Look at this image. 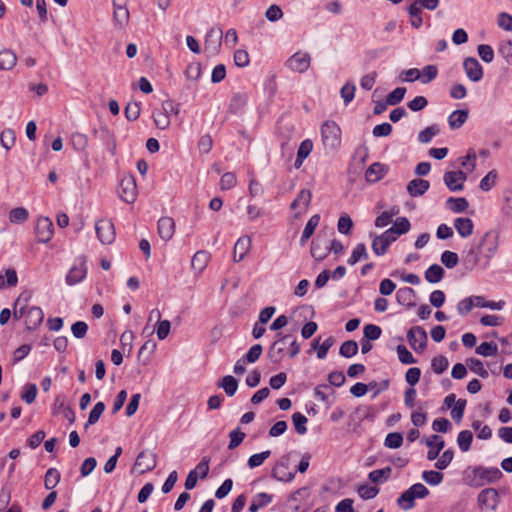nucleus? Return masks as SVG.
Instances as JSON below:
<instances>
[{
    "label": "nucleus",
    "instance_id": "obj_1",
    "mask_svg": "<svg viewBox=\"0 0 512 512\" xmlns=\"http://www.w3.org/2000/svg\"><path fill=\"white\" fill-rule=\"evenodd\" d=\"M321 139L326 150L336 151L341 145V129L333 120L325 121L321 126Z\"/></svg>",
    "mask_w": 512,
    "mask_h": 512
},
{
    "label": "nucleus",
    "instance_id": "obj_2",
    "mask_svg": "<svg viewBox=\"0 0 512 512\" xmlns=\"http://www.w3.org/2000/svg\"><path fill=\"white\" fill-rule=\"evenodd\" d=\"M370 237H372V250L377 256L386 254L389 246L398 238L390 229L380 235L370 233Z\"/></svg>",
    "mask_w": 512,
    "mask_h": 512
},
{
    "label": "nucleus",
    "instance_id": "obj_3",
    "mask_svg": "<svg viewBox=\"0 0 512 512\" xmlns=\"http://www.w3.org/2000/svg\"><path fill=\"white\" fill-rule=\"evenodd\" d=\"M473 475L476 485H484L486 483H494L499 481L503 474L497 467L476 466L473 469Z\"/></svg>",
    "mask_w": 512,
    "mask_h": 512
},
{
    "label": "nucleus",
    "instance_id": "obj_4",
    "mask_svg": "<svg viewBox=\"0 0 512 512\" xmlns=\"http://www.w3.org/2000/svg\"><path fill=\"white\" fill-rule=\"evenodd\" d=\"M407 340L414 351L421 353L427 347V332L422 326H413L407 331Z\"/></svg>",
    "mask_w": 512,
    "mask_h": 512
},
{
    "label": "nucleus",
    "instance_id": "obj_5",
    "mask_svg": "<svg viewBox=\"0 0 512 512\" xmlns=\"http://www.w3.org/2000/svg\"><path fill=\"white\" fill-rule=\"evenodd\" d=\"M277 339L270 345L267 356L270 361L274 364L280 363L284 358V350L285 344L288 343L290 339H292V335L290 334H282L281 332L277 333Z\"/></svg>",
    "mask_w": 512,
    "mask_h": 512
},
{
    "label": "nucleus",
    "instance_id": "obj_6",
    "mask_svg": "<svg viewBox=\"0 0 512 512\" xmlns=\"http://www.w3.org/2000/svg\"><path fill=\"white\" fill-rule=\"evenodd\" d=\"M95 230L99 241L108 245L114 242L116 232L114 224L109 219L98 220L95 224Z\"/></svg>",
    "mask_w": 512,
    "mask_h": 512
},
{
    "label": "nucleus",
    "instance_id": "obj_7",
    "mask_svg": "<svg viewBox=\"0 0 512 512\" xmlns=\"http://www.w3.org/2000/svg\"><path fill=\"white\" fill-rule=\"evenodd\" d=\"M466 180L467 174L462 170L447 171L443 176V181L451 192L462 191Z\"/></svg>",
    "mask_w": 512,
    "mask_h": 512
},
{
    "label": "nucleus",
    "instance_id": "obj_8",
    "mask_svg": "<svg viewBox=\"0 0 512 512\" xmlns=\"http://www.w3.org/2000/svg\"><path fill=\"white\" fill-rule=\"evenodd\" d=\"M35 234L38 242L48 243L54 234L53 222L48 217H39L35 226Z\"/></svg>",
    "mask_w": 512,
    "mask_h": 512
},
{
    "label": "nucleus",
    "instance_id": "obj_9",
    "mask_svg": "<svg viewBox=\"0 0 512 512\" xmlns=\"http://www.w3.org/2000/svg\"><path fill=\"white\" fill-rule=\"evenodd\" d=\"M482 255L490 260L497 252L498 240L497 235L493 231H487L478 241Z\"/></svg>",
    "mask_w": 512,
    "mask_h": 512
},
{
    "label": "nucleus",
    "instance_id": "obj_10",
    "mask_svg": "<svg viewBox=\"0 0 512 512\" xmlns=\"http://www.w3.org/2000/svg\"><path fill=\"white\" fill-rule=\"evenodd\" d=\"M311 57L307 52H296L286 61V66L292 71L303 73L310 67Z\"/></svg>",
    "mask_w": 512,
    "mask_h": 512
},
{
    "label": "nucleus",
    "instance_id": "obj_11",
    "mask_svg": "<svg viewBox=\"0 0 512 512\" xmlns=\"http://www.w3.org/2000/svg\"><path fill=\"white\" fill-rule=\"evenodd\" d=\"M118 193L123 201L133 203L137 197V186L134 177L123 178L120 182Z\"/></svg>",
    "mask_w": 512,
    "mask_h": 512
},
{
    "label": "nucleus",
    "instance_id": "obj_12",
    "mask_svg": "<svg viewBox=\"0 0 512 512\" xmlns=\"http://www.w3.org/2000/svg\"><path fill=\"white\" fill-rule=\"evenodd\" d=\"M481 256L483 255L479 242L473 241L464 250L463 262L467 268L473 269L479 264Z\"/></svg>",
    "mask_w": 512,
    "mask_h": 512
},
{
    "label": "nucleus",
    "instance_id": "obj_13",
    "mask_svg": "<svg viewBox=\"0 0 512 512\" xmlns=\"http://www.w3.org/2000/svg\"><path fill=\"white\" fill-rule=\"evenodd\" d=\"M312 200V193L308 189H302L297 194L296 198L292 201L290 208L292 210L300 209L296 214L295 218H300L301 214L305 212Z\"/></svg>",
    "mask_w": 512,
    "mask_h": 512
},
{
    "label": "nucleus",
    "instance_id": "obj_14",
    "mask_svg": "<svg viewBox=\"0 0 512 512\" xmlns=\"http://www.w3.org/2000/svg\"><path fill=\"white\" fill-rule=\"evenodd\" d=\"M467 77L473 82H479L483 77V68L474 57H467L463 62Z\"/></svg>",
    "mask_w": 512,
    "mask_h": 512
},
{
    "label": "nucleus",
    "instance_id": "obj_15",
    "mask_svg": "<svg viewBox=\"0 0 512 512\" xmlns=\"http://www.w3.org/2000/svg\"><path fill=\"white\" fill-rule=\"evenodd\" d=\"M499 501L498 491L494 488H486L478 495V503L481 508L494 510Z\"/></svg>",
    "mask_w": 512,
    "mask_h": 512
},
{
    "label": "nucleus",
    "instance_id": "obj_16",
    "mask_svg": "<svg viewBox=\"0 0 512 512\" xmlns=\"http://www.w3.org/2000/svg\"><path fill=\"white\" fill-rule=\"evenodd\" d=\"M389 167L380 162L371 164L365 172V179L368 183H376L380 181L388 173Z\"/></svg>",
    "mask_w": 512,
    "mask_h": 512
},
{
    "label": "nucleus",
    "instance_id": "obj_17",
    "mask_svg": "<svg viewBox=\"0 0 512 512\" xmlns=\"http://www.w3.org/2000/svg\"><path fill=\"white\" fill-rule=\"evenodd\" d=\"M310 252H311V256L317 262L323 261L329 254L328 241L325 239H321L319 236H317L311 242Z\"/></svg>",
    "mask_w": 512,
    "mask_h": 512
},
{
    "label": "nucleus",
    "instance_id": "obj_18",
    "mask_svg": "<svg viewBox=\"0 0 512 512\" xmlns=\"http://www.w3.org/2000/svg\"><path fill=\"white\" fill-rule=\"evenodd\" d=\"M157 465V456L147 450L141 451L135 461V466L143 467L141 473L152 471Z\"/></svg>",
    "mask_w": 512,
    "mask_h": 512
},
{
    "label": "nucleus",
    "instance_id": "obj_19",
    "mask_svg": "<svg viewBox=\"0 0 512 512\" xmlns=\"http://www.w3.org/2000/svg\"><path fill=\"white\" fill-rule=\"evenodd\" d=\"M44 320V313L40 307L32 306L27 310V317L25 319V324L27 330H35L37 329Z\"/></svg>",
    "mask_w": 512,
    "mask_h": 512
},
{
    "label": "nucleus",
    "instance_id": "obj_20",
    "mask_svg": "<svg viewBox=\"0 0 512 512\" xmlns=\"http://www.w3.org/2000/svg\"><path fill=\"white\" fill-rule=\"evenodd\" d=\"M175 232V222L171 217H161L158 220V234L164 241L170 240Z\"/></svg>",
    "mask_w": 512,
    "mask_h": 512
},
{
    "label": "nucleus",
    "instance_id": "obj_21",
    "mask_svg": "<svg viewBox=\"0 0 512 512\" xmlns=\"http://www.w3.org/2000/svg\"><path fill=\"white\" fill-rule=\"evenodd\" d=\"M416 292L411 287H403L398 289L396 292V301L398 304L407 308H412L416 305L415 303Z\"/></svg>",
    "mask_w": 512,
    "mask_h": 512
},
{
    "label": "nucleus",
    "instance_id": "obj_22",
    "mask_svg": "<svg viewBox=\"0 0 512 512\" xmlns=\"http://www.w3.org/2000/svg\"><path fill=\"white\" fill-rule=\"evenodd\" d=\"M426 445L430 448L427 452V459L433 461L439 456V453L444 448L445 441L441 436L435 434L427 439Z\"/></svg>",
    "mask_w": 512,
    "mask_h": 512
},
{
    "label": "nucleus",
    "instance_id": "obj_23",
    "mask_svg": "<svg viewBox=\"0 0 512 512\" xmlns=\"http://www.w3.org/2000/svg\"><path fill=\"white\" fill-rule=\"evenodd\" d=\"M248 102V95L245 92H236L232 95L228 106V111L231 114L241 113Z\"/></svg>",
    "mask_w": 512,
    "mask_h": 512
},
{
    "label": "nucleus",
    "instance_id": "obj_24",
    "mask_svg": "<svg viewBox=\"0 0 512 512\" xmlns=\"http://www.w3.org/2000/svg\"><path fill=\"white\" fill-rule=\"evenodd\" d=\"M86 274H87V268L85 266V262L82 261L80 266H73L70 268V270L68 271L66 278H65L66 283L69 286L78 284L86 277Z\"/></svg>",
    "mask_w": 512,
    "mask_h": 512
},
{
    "label": "nucleus",
    "instance_id": "obj_25",
    "mask_svg": "<svg viewBox=\"0 0 512 512\" xmlns=\"http://www.w3.org/2000/svg\"><path fill=\"white\" fill-rule=\"evenodd\" d=\"M429 187V181L416 178L407 184V192L411 197H419L424 195L428 191Z\"/></svg>",
    "mask_w": 512,
    "mask_h": 512
},
{
    "label": "nucleus",
    "instance_id": "obj_26",
    "mask_svg": "<svg viewBox=\"0 0 512 512\" xmlns=\"http://www.w3.org/2000/svg\"><path fill=\"white\" fill-rule=\"evenodd\" d=\"M250 247H251V238L248 236L240 237L234 245V249H233L234 261L240 262L241 260H243L245 255L248 253Z\"/></svg>",
    "mask_w": 512,
    "mask_h": 512
},
{
    "label": "nucleus",
    "instance_id": "obj_27",
    "mask_svg": "<svg viewBox=\"0 0 512 512\" xmlns=\"http://www.w3.org/2000/svg\"><path fill=\"white\" fill-rule=\"evenodd\" d=\"M288 464L287 461L281 460L279 461L275 467L272 469V477L277 479L278 481L290 482L294 479L296 472H288Z\"/></svg>",
    "mask_w": 512,
    "mask_h": 512
},
{
    "label": "nucleus",
    "instance_id": "obj_28",
    "mask_svg": "<svg viewBox=\"0 0 512 512\" xmlns=\"http://www.w3.org/2000/svg\"><path fill=\"white\" fill-rule=\"evenodd\" d=\"M454 227L461 237L467 238L473 233L474 223L468 217H458L454 220Z\"/></svg>",
    "mask_w": 512,
    "mask_h": 512
},
{
    "label": "nucleus",
    "instance_id": "obj_29",
    "mask_svg": "<svg viewBox=\"0 0 512 512\" xmlns=\"http://www.w3.org/2000/svg\"><path fill=\"white\" fill-rule=\"evenodd\" d=\"M114 12L113 18L116 25L120 28L125 27L129 21V10L125 4H118L116 0H113Z\"/></svg>",
    "mask_w": 512,
    "mask_h": 512
},
{
    "label": "nucleus",
    "instance_id": "obj_30",
    "mask_svg": "<svg viewBox=\"0 0 512 512\" xmlns=\"http://www.w3.org/2000/svg\"><path fill=\"white\" fill-rule=\"evenodd\" d=\"M469 117L467 109H459L453 111L448 117V124L452 130L459 129L464 125Z\"/></svg>",
    "mask_w": 512,
    "mask_h": 512
},
{
    "label": "nucleus",
    "instance_id": "obj_31",
    "mask_svg": "<svg viewBox=\"0 0 512 512\" xmlns=\"http://www.w3.org/2000/svg\"><path fill=\"white\" fill-rule=\"evenodd\" d=\"M217 386L222 388L227 396L232 397L238 389V380L232 375H226L217 382Z\"/></svg>",
    "mask_w": 512,
    "mask_h": 512
},
{
    "label": "nucleus",
    "instance_id": "obj_32",
    "mask_svg": "<svg viewBox=\"0 0 512 512\" xmlns=\"http://www.w3.org/2000/svg\"><path fill=\"white\" fill-rule=\"evenodd\" d=\"M209 254L206 251L200 250L197 251L191 260V268L196 273H201L207 266L209 262Z\"/></svg>",
    "mask_w": 512,
    "mask_h": 512
},
{
    "label": "nucleus",
    "instance_id": "obj_33",
    "mask_svg": "<svg viewBox=\"0 0 512 512\" xmlns=\"http://www.w3.org/2000/svg\"><path fill=\"white\" fill-rule=\"evenodd\" d=\"M272 498H273L272 495L265 493V492H260V493L256 494L252 498V501L249 506V511L257 512L259 509L266 507L267 505H269L272 502Z\"/></svg>",
    "mask_w": 512,
    "mask_h": 512
},
{
    "label": "nucleus",
    "instance_id": "obj_34",
    "mask_svg": "<svg viewBox=\"0 0 512 512\" xmlns=\"http://www.w3.org/2000/svg\"><path fill=\"white\" fill-rule=\"evenodd\" d=\"M445 271L439 264H432L429 266L425 273V280L431 284L440 282L444 277Z\"/></svg>",
    "mask_w": 512,
    "mask_h": 512
},
{
    "label": "nucleus",
    "instance_id": "obj_35",
    "mask_svg": "<svg viewBox=\"0 0 512 512\" xmlns=\"http://www.w3.org/2000/svg\"><path fill=\"white\" fill-rule=\"evenodd\" d=\"M18 283L17 272L13 268H8L5 273L0 272V290L7 289L9 287H15Z\"/></svg>",
    "mask_w": 512,
    "mask_h": 512
},
{
    "label": "nucleus",
    "instance_id": "obj_36",
    "mask_svg": "<svg viewBox=\"0 0 512 512\" xmlns=\"http://www.w3.org/2000/svg\"><path fill=\"white\" fill-rule=\"evenodd\" d=\"M320 221V216L318 214H315L310 217V219L307 221L304 230L302 232L301 238H300V245H305L308 239L313 235L316 227L318 226Z\"/></svg>",
    "mask_w": 512,
    "mask_h": 512
},
{
    "label": "nucleus",
    "instance_id": "obj_37",
    "mask_svg": "<svg viewBox=\"0 0 512 512\" xmlns=\"http://www.w3.org/2000/svg\"><path fill=\"white\" fill-rule=\"evenodd\" d=\"M17 62L16 54L10 49L0 51V70H10Z\"/></svg>",
    "mask_w": 512,
    "mask_h": 512
},
{
    "label": "nucleus",
    "instance_id": "obj_38",
    "mask_svg": "<svg viewBox=\"0 0 512 512\" xmlns=\"http://www.w3.org/2000/svg\"><path fill=\"white\" fill-rule=\"evenodd\" d=\"M153 119L155 125L161 129L165 130L170 125V117L168 115V108L166 106H162L161 110H156L153 112Z\"/></svg>",
    "mask_w": 512,
    "mask_h": 512
},
{
    "label": "nucleus",
    "instance_id": "obj_39",
    "mask_svg": "<svg viewBox=\"0 0 512 512\" xmlns=\"http://www.w3.org/2000/svg\"><path fill=\"white\" fill-rule=\"evenodd\" d=\"M446 206L448 209H450L454 213H462L468 208L469 203H468L467 199L464 197H459V198L450 197L446 201Z\"/></svg>",
    "mask_w": 512,
    "mask_h": 512
},
{
    "label": "nucleus",
    "instance_id": "obj_40",
    "mask_svg": "<svg viewBox=\"0 0 512 512\" xmlns=\"http://www.w3.org/2000/svg\"><path fill=\"white\" fill-rule=\"evenodd\" d=\"M105 407L106 406H105L104 402H101V401L97 402L93 406L92 410L89 413L88 420L84 425L85 429H88L91 425H94L98 422V420L100 419L101 415L103 414V412L105 410Z\"/></svg>",
    "mask_w": 512,
    "mask_h": 512
},
{
    "label": "nucleus",
    "instance_id": "obj_41",
    "mask_svg": "<svg viewBox=\"0 0 512 512\" xmlns=\"http://www.w3.org/2000/svg\"><path fill=\"white\" fill-rule=\"evenodd\" d=\"M368 258L367 249L364 243H359L355 246L352 251L351 256L347 260L349 265H355L361 260H366Z\"/></svg>",
    "mask_w": 512,
    "mask_h": 512
},
{
    "label": "nucleus",
    "instance_id": "obj_42",
    "mask_svg": "<svg viewBox=\"0 0 512 512\" xmlns=\"http://www.w3.org/2000/svg\"><path fill=\"white\" fill-rule=\"evenodd\" d=\"M222 34L221 28H211L205 37V48L207 49L213 43V37H215L216 41L213 49L217 52L221 46Z\"/></svg>",
    "mask_w": 512,
    "mask_h": 512
},
{
    "label": "nucleus",
    "instance_id": "obj_43",
    "mask_svg": "<svg viewBox=\"0 0 512 512\" xmlns=\"http://www.w3.org/2000/svg\"><path fill=\"white\" fill-rule=\"evenodd\" d=\"M60 472L56 468H49L44 477V486L47 490L55 488L60 481Z\"/></svg>",
    "mask_w": 512,
    "mask_h": 512
},
{
    "label": "nucleus",
    "instance_id": "obj_44",
    "mask_svg": "<svg viewBox=\"0 0 512 512\" xmlns=\"http://www.w3.org/2000/svg\"><path fill=\"white\" fill-rule=\"evenodd\" d=\"M411 228L410 221L406 217H399L395 220L393 223V226L389 229L394 232V234L399 237L400 235H403L407 233Z\"/></svg>",
    "mask_w": 512,
    "mask_h": 512
},
{
    "label": "nucleus",
    "instance_id": "obj_45",
    "mask_svg": "<svg viewBox=\"0 0 512 512\" xmlns=\"http://www.w3.org/2000/svg\"><path fill=\"white\" fill-rule=\"evenodd\" d=\"M473 440V434L469 430H463L459 432L457 436V444L459 446V449L462 452H467L470 450L471 443Z\"/></svg>",
    "mask_w": 512,
    "mask_h": 512
},
{
    "label": "nucleus",
    "instance_id": "obj_46",
    "mask_svg": "<svg viewBox=\"0 0 512 512\" xmlns=\"http://www.w3.org/2000/svg\"><path fill=\"white\" fill-rule=\"evenodd\" d=\"M466 364L473 373L479 375L480 377L487 378L489 376V373L485 369L481 360L477 358H469L467 359Z\"/></svg>",
    "mask_w": 512,
    "mask_h": 512
},
{
    "label": "nucleus",
    "instance_id": "obj_47",
    "mask_svg": "<svg viewBox=\"0 0 512 512\" xmlns=\"http://www.w3.org/2000/svg\"><path fill=\"white\" fill-rule=\"evenodd\" d=\"M358 344L354 340H347L343 342L339 349V354L345 358H351L358 352Z\"/></svg>",
    "mask_w": 512,
    "mask_h": 512
},
{
    "label": "nucleus",
    "instance_id": "obj_48",
    "mask_svg": "<svg viewBox=\"0 0 512 512\" xmlns=\"http://www.w3.org/2000/svg\"><path fill=\"white\" fill-rule=\"evenodd\" d=\"M438 75V68L436 65H426L420 71V81L423 84L432 82Z\"/></svg>",
    "mask_w": 512,
    "mask_h": 512
},
{
    "label": "nucleus",
    "instance_id": "obj_49",
    "mask_svg": "<svg viewBox=\"0 0 512 512\" xmlns=\"http://www.w3.org/2000/svg\"><path fill=\"white\" fill-rule=\"evenodd\" d=\"M71 144L75 150L83 152L88 147V137L83 133L75 132L71 136Z\"/></svg>",
    "mask_w": 512,
    "mask_h": 512
},
{
    "label": "nucleus",
    "instance_id": "obj_50",
    "mask_svg": "<svg viewBox=\"0 0 512 512\" xmlns=\"http://www.w3.org/2000/svg\"><path fill=\"white\" fill-rule=\"evenodd\" d=\"M376 385V381H371L368 384L358 382L350 388V392L355 397H362L367 393L368 390H373Z\"/></svg>",
    "mask_w": 512,
    "mask_h": 512
},
{
    "label": "nucleus",
    "instance_id": "obj_51",
    "mask_svg": "<svg viewBox=\"0 0 512 512\" xmlns=\"http://www.w3.org/2000/svg\"><path fill=\"white\" fill-rule=\"evenodd\" d=\"M292 421H293L295 430L298 434L304 435L307 432L306 424L308 422V419L305 415H303L300 412H295L292 415Z\"/></svg>",
    "mask_w": 512,
    "mask_h": 512
},
{
    "label": "nucleus",
    "instance_id": "obj_52",
    "mask_svg": "<svg viewBox=\"0 0 512 512\" xmlns=\"http://www.w3.org/2000/svg\"><path fill=\"white\" fill-rule=\"evenodd\" d=\"M476 353L484 357L496 356L498 353L497 344L493 342H483L476 348Z\"/></svg>",
    "mask_w": 512,
    "mask_h": 512
},
{
    "label": "nucleus",
    "instance_id": "obj_53",
    "mask_svg": "<svg viewBox=\"0 0 512 512\" xmlns=\"http://www.w3.org/2000/svg\"><path fill=\"white\" fill-rule=\"evenodd\" d=\"M407 11H408V14L411 16V25L414 28H419L423 23V19L421 16V13H422L421 8L419 6H417L415 3H412L407 8Z\"/></svg>",
    "mask_w": 512,
    "mask_h": 512
},
{
    "label": "nucleus",
    "instance_id": "obj_54",
    "mask_svg": "<svg viewBox=\"0 0 512 512\" xmlns=\"http://www.w3.org/2000/svg\"><path fill=\"white\" fill-rule=\"evenodd\" d=\"M391 472H392L391 467L387 466L382 469H376V470L371 471L368 475V478L372 482H375V483L376 482H384L390 477Z\"/></svg>",
    "mask_w": 512,
    "mask_h": 512
},
{
    "label": "nucleus",
    "instance_id": "obj_55",
    "mask_svg": "<svg viewBox=\"0 0 512 512\" xmlns=\"http://www.w3.org/2000/svg\"><path fill=\"white\" fill-rule=\"evenodd\" d=\"M403 444V435L400 432L389 433L384 441V445L390 449H397Z\"/></svg>",
    "mask_w": 512,
    "mask_h": 512
},
{
    "label": "nucleus",
    "instance_id": "obj_56",
    "mask_svg": "<svg viewBox=\"0 0 512 512\" xmlns=\"http://www.w3.org/2000/svg\"><path fill=\"white\" fill-rule=\"evenodd\" d=\"M358 495L364 500H370L376 497L379 493V488L369 484L360 485L357 489Z\"/></svg>",
    "mask_w": 512,
    "mask_h": 512
},
{
    "label": "nucleus",
    "instance_id": "obj_57",
    "mask_svg": "<svg viewBox=\"0 0 512 512\" xmlns=\"http://www.w3.org/2000/svg\"><path fill=\"white\" fill-rule=\"evenodd\" d=\"M397 504L400 508L407 511L415 506V499L407 489L399 496L397 499Z\"/></svg>",
    "mask_w": 512,
    "mask_h": 512
},
{
    "label": "nucleus",
    "instance_id": "obj_58",
    "mask_svg": "<svg viewBox=\"0 0 512 512\" xmlns=\"http://www.w3.org/2000/svg\"><path fill=\"white\" fill-rule=\"evenodd\" d=\"M396 351L398 354L399 361L402 364H414L417 362V360L414 358L412 353L407 349L405 345H398L396 347Z\"/></svg>",
    "mask_w": 512,
    "mask_h": 512
},
{
    "label": "nucleus",
    "instance_id": "obj_59",
    "mask_svg": "<svg viewBox=\"0 0 512 512\" xmlns=\"http://www.w3.org/2000/svg\"><path fill=\"white\" fill-rule=\"evenodd\" d=\"M422 478L429 485L436 486V485H439L443 481L444 475L441 472L429 470V471H424L422 473Z\"/></svg>",
    "mask_w": 512,
    "mask_h": 512
},
{
    "label": "nucleus",
    "instance_id": "obj_60",
    "mask_svg": "<svg viewBox=\"0 0 512 512\" xmlns=\"http://www.w3.org/2000/svg\"><path fill=\"white\" fill-rule=\"evenodd\" d=\"M440 132L437 125H431L420 131L418 134V141L421 143H429L434 136Z\"/></svg>",
    "mask_w": 512,
    "mask_h": 512
},
{
    "label": "nucleus",
    "instance_id": "obj_61",
    "mask_svg": "<svg viewBox=\"0 0 512 512\" xmlns=\"http://www.w3.org/2000/svg\"><path fill=\"white\" fill-rule=\"evenodd\" d=\"M441 262L446 268L453 269L459 262L458 254L446 250L441 254Z\"/></svg>",
    "mask_w": 512,
    "mask_h": 512
},
{
    "label": "nucleus",
    "instance_id": "obj_62",
    "mask_svg": "<svg viewBox=\"0 0 512 512\" xmlns=\"http://www.w3.org/2000/svg\"><path fill=\"white\" fill-rule=\"evenodd\" d=\"M141 112L140 103L129 102L124 110L125 117L128 121H135L139 118Z\"/></svg>",
    "mask_w": 512,
    "mask_h": 512
},
{
    "label": "nucleus",
    "instance_id": "obj_63",
    "mask_svg": "<svg viewBox=\"0 0 512 512\" xmlns=\"http://www.w3.org/2000/svg\"><path fill=\"white\" fill-rule=\"evenodd\" d=\"M28 211L23 207L13 208L9 213L11 223H22L28 219Z\"/></svg>",
    "mask_w": 512,
    "mask_h": 512
},
{
    "label": "nucleus",
    "instance_id": "obj_64",
    "mask_svg": "<svg viewBox=\"0 0 512 512\" xmlns=\"http://www.w3.org/2000/svg\"><path fill=\"white\" fill-rule=\"evenodd\" d=\"M499 53L508 64L512 65V40L501 42L499 46Z\"/></svg>",
    "mask_w": 512,
    "mask_h": 512
}]
</instances>
